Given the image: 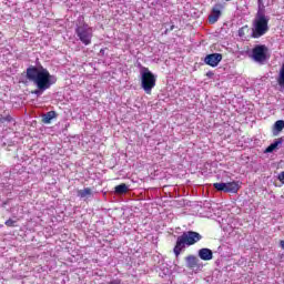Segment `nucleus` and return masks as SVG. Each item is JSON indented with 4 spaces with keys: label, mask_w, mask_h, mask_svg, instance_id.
<instances>
[{
    "label": "nucleus",
    "mask_w": 284,
    "mask_h": 284,
    "mask_svg": "<svg viewBox=\"0 0 284 284\" xmlns=\"http://www.w3.org/2000/svg\"><path fill=\"white\" fill-rule=\"evenodd\" d=\"M278 181L284 184V171L278 174Z\"/></svg>",
    "instance_id": "aec40b11"
},
{
    "label": "nucleus",
    "mask_w": 284,
    "mask_h": 284,
    "mask_svg": "<svg viewBox=\"0 0 284 284\" xmlns=\"http://www.w3.org/2000/svg\"><path fill=\"white\" fill-rule=\"evenodd\" d=\"M108 284H121V280H113L109 282Z\"/></svg>",
    "instance_id": "412c9836"
},
{
    "label": "nucleus",
    "mask_w": 284,
    "mask_h": 284,
    "mask_svg": "<svg viewBox=\"0 0 284 284\" xmlns=\"http://www.w3.org/2000/svg\"><path fill=\"white\" fill-rule=\"evenodd\" d=\"M213 256H214V253H212V250L210 248H201L199 251V257L202 261H212Z\"/></svg>",
    "instance_id": "9d476101"
},
{
    "label": "nucleus",
    "mask_w": 284,
    "mask_h": 284,
    "mask_svg": "<svg viewBox=\"0 0 284 284\" xmlns=\"http://www.w3.org/2000/svg\"><path fill=\"white\" fill-rule=\"evenodd\" d=\"M220 61H223V54L221 53H211L204 58V63L211 68H216Z\"/></svg>",
    "instance_id": "1a4fd4ad"
},
{
    "label": "nucleus",
    "mask_w": 284,
    "mask_h": 284,
    "mask_svg": "<svg viewBox=\"0 0 284 284\" xmlns=\"http://www.w3.org/2000/svg\"><path fill=\"white\" fill-rule=\"evenodd\" d=\"M75 34L79 41L83 43V45L92 44V37H94V30L92 29V27H90V24L83 22L82 24L77 26Z\"/></svg>",
    "instance_id": "20e7f679"
},
{
    "label": "nucleus",
    "mask_w": 284,
    "mask_h": 284,
    "mask_svg": "<svg viewBox=\"0 0 284 284\" xmlns=\"http://www.w3.org/2000/svg\"><path fill=\"white\" fill-rule=\"evenodd\" d=\"M141 74V88L145 94H152V90L156 88V77L148 68H144Z\"/></svg>",
    "instance_id": "39448f33"
},
{
    "label": "nucleus",
    "mask_w": 284,
    "mask_h": 284,
    "mask_svg": "<svg viewBox=\"0 0 284 284\" xmlns=\"http://www.w3.org/2000/svg\"><path fill=\"white\" fill-rule=\"evenodd\" d=\"M114 192H115V194H128V192H129L128 184L122 183L120 185H116L114 187Z\"/></svg>",
    "instance_id": "4468645a"
},
{
    "label": "nucleus",
    "mask_w": 284,
    "mask_h": 284,
    "mask_svg": "<svg viewBox=\"0 0 284 284\" xmlns=\"http://www.w3.org/2000/svg\"><path fill=\"white\" fill-rule=\"evenodd\" d=\"M52 119H57V111H49L42 114V123H45L47 125L52 123Z\"/></svg>",
    "instance_id": "f8f14e48"
},
{
    "label": "nucleus",
    "mask_w": 284,
    "mask_h": 284,
    "mask_svg": "<svg viewBox=\"0 0 284 284\" xmlns=\"http://www.w3.org/2000/svg\"><path fill=\"white\" fill-rule=\"evenodd\" d=\"M270 19L263 12H257L255 20L253 22V39H258L263 37V34L267 33L270 30Z\"/></svg>",
    "instance_id": "7ed1b4c3"
},
{
    "label": "nucleus",
    "mask_w": 284,
    "mask_h": 284,
    "mask_svg": "<svg viewBox=\"0 0 284 284\" xmlns=\"http://www.w3.org/2000/svg\"><path fill=\"white\" fill-rule=\"evenodd\" d=\"M186 261V267H189V270H195V267H199V258L194 255H187L185 257Z\"/></svg>",
    "instance_id": "9b49d317"
},
{
    "label": "nucleus",
    "mask_w": 284,
    "mask_h": 284,
    "mask_svg": "<svg viewBox=\"0 0 284 284\" xmlns=\"http://www.w3.org/2000/svg\"><path fill=\"white\" fill-rule=\"evenodd\" d=\"M170 30H174V24L171 26Z\"/></svg>",
    "instance_id": "b1692460"
},
{
    "label": "nucleus",
    "mask_w": 284,
    "mask_h": 284,
    "mask_svg": "<svg viewBox=\"0 0 284 284\" xmlns=\"http://www.w3.org/2000/svg\"><path fill=\"white\" fill-rule=\"evenodd\" d=\"M12 121H14V119L12 118V115H10V113L7 114H0V128H3V125H6V123H12Z\"/></svg>",
    "instance_id": "ddd939ff"
},
{
    "label": "nucleus",
    "mask_w": 284,
    "mask_h": 284,
    "mask_svg": "<svg viewBox=\"0 0 284 284\" xmlns=\"http://www.w3.org/2000/svg\"><path fill=\"white\" fill-rule=\"evenodd\" d=\"M27 79L37 85L38 90L32 91L31 94H37L38 97L43 94L45 90H50V88L57 83V78L41 65H30L27 68Z\"/></svg>",
    "instance_id": "f257e3e1"
},
{
    "label": "nucleus",
    "mask_w": 284,
    "mask_h": 284,
    "mask_svg": "<svg viewBox=\"0 0 284 284\" xmlns=\"http://www.w3.org/2000/svg\"><path fill=\"white\" fill-rule=\"evenodd\" d=\"M224 6L222 3H216L209 16V23L214 24L219 19H221V10H223Z\"/></svg>",
    "instance_id": "6e6552de"
},
{
    "label": "nucleus",
    "mask_w": 284,
    "mask_h": 284,
    "mask_svg": "<svg viewBox=\"0 0 284 284\" xmlns=\"http://www.w3.org/2000/svg\"><path fill=\"white\" fill-rule=\"evenodd\" d=\"M274 128L277 132H283L284 129V121L283 120H277L274 124Z\"/></svg>",
    "instance_id": "f3484780"
},
{
    "label": "nucleus",
    "mask_w": 284,
    "mask_h": 284,
    "mask_svg": "<svg viewBox=\"0 0 284 284\" xmlns=\"http://www.w3.org/2000/svg\"><path fill=\"white\" fill-rule=\"evenodd\" d=\"M257 12H262V14H265V4L263 3V0H257Z\"/></svg>",
    "instance_id": "a211bd4d"
},
{
    "label": "nucleus",
    "mask_w": 284,
    "mask_h": 284,
    "mask_svg": "<svg viewBox=\"0 0 284 284\" xmlns=\"http://www.w3.org/2000/svg\"><path fill=\"white\" fill-rule=\"evenodd\" d=\"M17 221L9 219L4 222V225H7V227H14Z\"/></svg>",
    "instance_id": "6ab92c4d"
},
{
    "label": "nucleus",
    "mask_w": 284,
    "mask_h": 284,
    "mask_svg": "<svg viewBox=\"0 0 284 284\" xmlns=\"http://www.w3.org/2000/svg\"><path fill=\"white\" fill-rule=\"evenodd\" d=\"M280 246L284 250V240L280 241Z\"/></svg>",
    "instance_id": "5701e85b"
},
{
    "label": "nucleus",
    "mask_w": 284,
    "mask_h": 284,
    "mask_svg": "<svg viewBox=\"0 0 284 284\" xmlns=\"http://www.w3.org/2000/svg\"><path fill=\"white\" fill-rule=\"evenodd\" d=\"M223 1H226V2H229V1H232V0H223Z\"/></svg>",
    "instance_id": "393cba45"
},
{
    "label": "nucleus",
    "mask_w": 284,
    "mask_h": 284,
    "mask_svg": "<svg viewBox=\"0 0 284 284\" xmlns=\"http://www.w3.org/2000/svg\"><path fill=\"white\" fill-rule=\"evenodd\" d=\"M201 239H203V236L200 235V233L196 231H186L183 232L182 235H179L173 247V254L175 255V258L181 256V252H185V247L196 245Z\"/></svg>",
    "instance_id": "f03ea898"
},
{
    "label": "nucleus",
    "mask_w": 284,
    "mask_h": 284,
    "mask_svg": "<svg viewBox=\"0 0 284 284\" xmlns=\"http://www.w3.org/2000/svg\"><path fill=\"white\" fill-rule=\"evenodd\" d=\"M213 187L217 191V192H226V193H232V194H236V192H239V190L241 189V186H239V182L233 181V182H227V183H213Z\"/></svg>",
    "instance_id": "0eeeda50"
},
{
    "label": "nucleus",
    "mask_w": 284,
    "mask_h": 284,
    "mask_svg": "<svg viewBox=\"0 0 284 284\" xmlns=\"http://www.w3.org/2000/svg\"><path fill=\"white\" fill-rule=\"evenodd\" d=\"M281 143H283V141H281V140L275 141L274 143H272L271 145H268L266 148L265 152L271 153V152L275 151L278 148V145H281Z\"/></svg>",
    "instance_id": "dca6fc26"
},
{
    "label": "nucleus",
    "mask_w": 284,
    "mask_h": 284,
    "mask_svg": "<svg viewBox=\"0 0 284 284\" xmlns=\"http://www.w3.org/2000/svg\"><path fill=\"white\" fill-rule=\"evenodd\" d=\"M206 77H209V79H212V77H214V72L209 71V72L206 73Z\"/></svg>",
    "instance_id": "4be33fe9"
},
{
    "label": "nucleus",
    "mask_w": 284,
    "mask_h": 284,
    "mask_svg": "<svg viewBox=\"0 0 284 284\" xmlns=\"http://www.w3.org/2000/svg\"><path fill=\"white\" fill-rule=\"evenodd\" d=\"M78 196L80 199H85V196H92V189L84 187L83 190L78 191Z\"/></svg>",
    "instance_id": "2eb2a0df"
},
{
    "label": "nucleus",
    "mask_w": 284,
    "mask_h": 284,
    "mask_svg": "<svg viewBox=\"0 0 284 284\" xmlns=\"http://www.w3.org/2000/svg\"><path fill=\"white\" fill-rule=\"evenodd\" d=\"M267 52L270 49L265 44H257L252 50V59L256 61V63H265L267 61Z\"/></svg>",
    "instance_id": "423d86ee"
}]
</instances>
